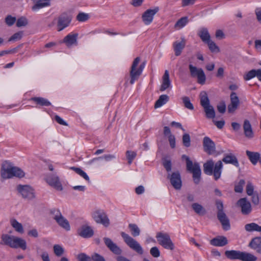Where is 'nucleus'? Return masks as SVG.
<instances>
[{
	"label": "nucleus",
	"instance_id": "obj_47",
	"mask_svg": "<svg viewBox=\"0 0 261 261\" xmlns=\"http://www.w3.org/2000/svg\"><path fill=\"white\" fill-rule=\"evenodd\" d=\"M188 22V17H183L180 18L175 23V27L182 28Z\"/></svg>",
	"mask_w": 261,
	"mask_h": 261
},
{
	"label": "nucleus",
	"instance_id": "obj_58",
	"mask_svg": "<svg viewBox=\"0 0 261 261\" xmlns=\"http://www.w3.org/2000/svg\"><path fill=\"white\" fill-rule=\"evenodd\" d=\"M16 21V18L9 15L5 18V22L9 26L12 25Z\"/></svg>",
	"mask_w": 261,
	"mask_h": 261
},
{
	"label": "nucleus",
	"instance_id": "obj_37",
	"mask_svg": "<svg viewBox=\"0 0 261 261\" xmlns=\"http://www.w3.org/2000/svg\"><path fill=\"white\" fill-rule=\"evenodd\" d=\"M169 100V97L168 95L163 94L161 95L158 100L154 104V108L155 109L162 107L163 105L165 104Z\"/></svg>",
	"mask_w": 261,
	"mask_h": 261
},
{
	"label": "nucleus",
	"instance_id": "obj_48",
	"mask_svg": "<svg viewBox=\"0 0 261 261\" xmlns=\"http://www.w3.org/2000/svg\"><path fill=\"white\" fill-rule=\"evenodd\" d=\"M206 43L208 46L210 50L212 52L217 53L220 51L219 47L216 44V43L214 41L210 40Z\"/></svg>",
	"mask_w": 261,
	"mask_h": 261
},
{
	"label": "nucleus",
	"instance_id": "obj_51",
	"mask_svg": "<svg viewBox=\"0 0 261 261\" xmlns=\"http://www.w3.org/2000/svg\"><path fill=\"white\" fill-rule=\"evenodd\" d=\"M182 143L183 145L187 147H188L191 145V139L190 136L188 134H184L182 136Z\"/></svg>",
	"mask_w": 261,
	"mask_h": 261
},
{
	"label": "nucleus",
	"instance_id": "obj_27",
	"mask_svg": "<svg viewBox=\"0 0 261 261\" xmlns=\"http://www.w3.org/2000/svg\"><path fill=\"white\" fill-rule=\"evenodd\" d=\"M228 244L227 238L224 236H219L211 240V244L215 246H224Z\"/></svg>",
	"mask_w": 261,
	"mask_h": 261
},
{
	"label": "nucleus",
	"instance_id": "obj_7",
	"mask_svg": "<svg viewBox=\"0 0 261 261\" xmlns=\"http://www.w3.org/2000/svg\"><path fill=\"white\" fill-rule=\"evenodd\" d=\"M156 238L158 243L165 249L171 250L174 249V245L168 233L158 232L156 234Z\"/></svg>",
	"mask_w": 261,
	"mask_h": 261
},
{
	"label": "nucleus",
	"instance_id": "obj_3",
	"mask_svg": "<svg viewBox=\"0 0 261 261\" xmlns=\"http://www.w3.org/2000/svg\"><path fill=\"white\" fill-rule=\"evenodd\" d=\"M182 159L186 161L187 170L192 173L194 182L198 184L201 179V169L199 164L197 162L193 163L192 161L186 155H182Z\"/></svg>",
	"mask_w": 261,
	"mask_h": 261
},
{
	"label": "nucleus",
	"instance_id": "obj_45",
	"mask_svg": "<svg viewBox=\"0 0 261 261\" xmlns=\"http://www.w3.org/2000/svg\"><path fill=\"white\" fill-rule=\"evenodd\" d=\"M70 169L75 171L77 174L83 177L87 181H89L90 179L87 174L81 168L75 167H71L70 168Z\"/></svg>",
	"mask_w": 261,
	"mask_h": 261
},
{
	"label": "nucleus",
	"instance_id": "obj_31",
	"mask_svg": "<svg viewBox=\"0 0 261 261\" xmlns=\"http://www.w3.org/2000/svg\"><path fill=\"white\" fill-rule=\"evenodd\" d=\"M249 247L257 252L261 251V238L256 237L253 238L249 244Z\"/></svg>",
	"mask_w": 261,
	"mask_h": 261
},
{
	"label": "nucleus",
	"instance_id": "obj_4",
	"mask_svg": "<svg viewBox=\"0 0 261 261\" xmlns=\"http://www.w3.org/2000/svg\"><path fill=\"white\" fill-rule=\"evenodd\" d=\"M226 257L231 260L240 259L243 261H255L256 257L253 255L245 252L238 250H226L225 252Z\"/></svg>",
	"mask_w": 261,
	"mask_h": 261
},
{
	"label": "nucleus",
	"instance_id": "obj_14",
	"mask_svg": "<svg viewBox=\"0 0 261 261\" xmlns=\"http://www.w3.org/2000/svg\"><path fill=\"white\" fill-rule=\"evenodd\" d=\"M46 181L49 185L55 188L58 191L63 190L62 184L60 181L59 177L56 174H49L46 178Z\"/></svg>",
	"mask_w": 261,
	"mask_h": 261
},
{
	"label": "nucleus",
	"instance_id": "obj_38",
	"mask_svg": "<svg viewBox=\"0 0 261 261\" xmlns=\"http://www.w3.org/2000/svg\"><path fill=\"white\" fill-rule=\"evenodd\" d=\"M199 36L201 40L207 43L210 41V35L208 33V30L205 28H202L199 33Z\"/></svg>",
	"mask_w": 261,
	"mask_h": 261
},
{
	"label": "nucleus",
	"instance_id": "obj_1",
	"mask_svg": "<svg viewBox=\"0 0 261 261\" xmlns=\"http://www.w3.org/2000/svg\"><path fill=\"white\" fill-rule=\"evenodd\" d=\"M1 176L5 179L10 178L13 176L22 177L24 176V173L20 168L13 166L8 162H5L1 168Z\"/></svg>",
	"mask_w": 261,
	"mask_h": 261
},
{
	"label": "nucleus",
	"instance_id": "obj_28",
	"mask_svg": "<svg viewBox=\"0 0 261 261\" xmlns=\"http://www.w3.org/2000/svg\"><path fill=\"white\" fill-rule=\"evenodd\" d=\"M171 85V82L169 79V73L168 70H165L162 77V84L160 87V91H164L169 88Z\"/></svg>",
	"mask_w": 261,
	"mask_h": 261
},
{
	"label": "nucleus",
	"instance_id": "obj_20",
	"mask_svg": "<svg viewBox=\"0 0 261 261\" xmlns=\"http://www.w3.org/2000/svg\"><path fill=\"white\" fill-rule=\"evenodd\" d=\"M77 234L79 236L84 238H89L94 234V231L92 228L88 225H82L77 229Z\"/></svg>",
	"mask_w": 261,
	"mask_h": 261
},
{
	"label": "nucleus",
	"instance_id": "obj_15",
	"mask_svg": "<svg viewBox=\"0 0 261 261\" xmlns=\"http://www.w3.org/2000/svg\"><path fill=\"white\" fill-rule=\"evenodd\" d=\"M54 219L60 226L65 229L66 231H69L70 229V226L68 221L62 216L59 210L55 211Z\"/></svg>",
	"mask_w": 261,
	"mask_h": 261
},
{
	"label": "nucleus",
	"instance_id": "obj_13",
	"mask_svg": "<svg viewBox=\"0 0 261 261\" xmlns=\"http://www.w3.org/2000/svg\"><path fill=\"white\" fill-rule=\"evenodd\" d=\"M17 190L24 198L32 199L35 197L34 190L30 186L19 185Z\"/></svg>",
	"mask_w": 261,
	"mask_h": 261
},
{
	"label": "nucleus",
	"instance_id": "obj_17",
	"mask_svg": "<svg viewBox=\"0 0 261 261\" xmlns=\"http://www.w3.org/2000/svg\"><path fill=\"white\" fill-rule=\"evenodd\" d=\"M203 146L204 151L208 154H212L215 152V144L214 142L208 137H205L203 140Z\"/></svg>",
	"mask_w": 261,
	"mask_h": 261
},
{
	"label": "nucleus",
	"instance_id": "obj_32",
	"mask_svg": "<svg viewBox=\"0 0 261 261\" xmlns=\"http://www.w3.org/2000/svg\"><path fill=\"white\" fill-rule=\"evenodd\" d=\"M243 129L245 135L247 138H252L253 136L251 125L248 120H245L244 122Z\"/></svg>",
	"mask_w": 261,
	"mask_h": 261
},
{
	"label": "nucleus",
	"instance_id": "obj_49",
	"mask_svg": "<svg viewBox=\"0 0 261 261\" xmlns=\"http://www.w3.org/2000/svg\"><path fill=\"white\" fill-rule=\"evenodd\" d=\"M182 102L184 104V106L191 110H193L194 109V106L193 104L191 102L190 98L187 96H185L182 98Z\"/></svg>",
	"mask_w": 261,
	"mask_h": 261
},
{
	"label": "nucleus",
	"instance_id": "obj_18",
	"mask_svg": "<svg viewBox=\"0 0 261 261\" xmlns=\"http://www.w3.org/2000/svg\"><path fill=\"white\" fill-rule=\"evenodd\" d=\"M103 240L106 246L114 254L119 255L122 253V251L120 248L114 243L111 239L105 237Z\"/></svg>",
	"mask_w": 261,
	"mask_h": 261
},
{
	"label": "nucleus",
	"instance_id": "obj_42",
	"mask_svg": "<svg viewBox=\"0 0 261 261\" xmlns=\"http://www.w3.org/2000/svg\"><path fill=\"white\" fill-rule=\"evenodd\" d=\"M206 117L208 118H214L215 117V112L214 108L211 106L204 107L203 108Z\"/></svg>",
	"mask_w": 261,
	"mask_h": 261
},
{
	"label": "nucleus",
	"instance_id": "obj_63",
	"mask_svg": "<svg viewBox=\"0 0 261 261\" xmlns=\"http://www.w3.org/2000/svg\"><path fill=\"white\" fill-rule=\"evenodd\" d=\"M168 140L172 148L175 147V138L173 135H170L168 136Z\"/></svg>",
	"mask_w": 261,
	"mask_h": 261
},
{
	"label": "nucleus",
	"instance_id": "obj_44",
	"mask_svg": "<svg viewBox=\"0 0 261 261\" xmlns=\"http://www.w3.org/2000/svg\"><path fill=\"white\" fill-rule=\"evenodd\" d=\"M128 228H129L133 236L136 237L140 235V230L136 224H129L128 225Z\"/></svg>",
	"mask_w": 261,
	"mask_h": 261
},
{
	"label": "nucleus",
	"instance_id": "obj_55",
	"mask_svg": "<svg viewBox=\"0 0 261 261\" xmlns=\"http://www.w3.org/2000/svg\"><path fill=\"white\" fill-rule=\"evenodd\" d=\"M28 24V20L26 18L24 17H21L18 19L16 22V26L17 27H24L27 25Z\"/></svg>",
	"mask_w": 261,
	"mask_h": 261
},
{
	"label": "nucleus",
	"instance_id": "obj_64",
	"mask_svg": "<svg viewBox=\"0 0 261 261\" xmlns=\"http://www.w3.org/2000/svg\"><path fill=\"white\" fill-rule=\"evenodd\" d=\"M217 109L220 113H224L226 111V106L224 102H222L218 105Z\"/></svg>",
	"mask_w": 261,
	"mask_h": 261
},
{
	"label": "nucleus",
	"instance_id": "obj_21",
	"mask_svg": "<svg viewBox=\"0 0 261 261\" xmlns=\"http://www.w3.org/2000/svg\"><path fill=\"white\" fill-rule=\"evenodd\" d=\"M186 41L184 38H181L180 41H176L173 43V47L175 55L179 56L181 55L182 50L185 47Z\"/></svg>",
	"mask_w": 261,
	"mask_h": 261
},
{
	"label": "nucleus",
	"instance_id": "obj_2",
	"mask_svg": "<svg viewBox=\"0 0 261 261\" xmlns=\"http://www.w3.org/2000/svg\"><path fill=\"white\" fill-rule=\"evenodd\" d=\"M223 167L221 161H218L215 164L213 160L206 161L203 164V171L205 174L211 175H214L215 180H218L221 176V170Z\"/></svg>",
	"mask_w": 261,
	"mask_h": 261
},
{
	"label": "nucleus",
	"instance_id": "obj_26",
	"mask_svg": "<svg viewBox=\"0 0 261 261\" xmlns=\"http://www.w3.org/2000/svg\"><path fill=\"white\" fill-rule=\"evenodd\" d=\"M78 34H69L65 36L63 42L66 44L67 46H70L73 44H77V38Z\"/></svg>",
	"mask_w": 261,
	"mask_h": 261
},
{
	"label": "nucleus",
	"instance_id": "obj_53",
	"mask_svg": "<svg viewBox=\"0 0 261 261\" xmlns=\"http://www.w3.org/2000/svg\"><path fill=\"white\" fill-rule=\"evenodd\" d=\"M163 165L164 167V168L166 169L168 173H170V172L171 171V166H172V164H171V161L169 160H167L166 159H163Z\"/></svg>",
	"mask_w": 261,
	"mask_h": 261
},
{
	"label": "nucleus",
	"instance_id": "obj_23",
	"mask_svg": "<svg viewBox=\"0 0 261 261\" xmlns=\"http://www.w3.org/2000/svg\"><path fill=\"white\" fill-rule=\"evenodd\" d=\"M217 218L220 222L224 230H228L230 229L229 220L224 212L217 213Z\"/></svg>",
	"mask_w": 261,
	"mask_h": 261
},
{
	"label": "nucleus",
	"instance_id": "obj_46",
	"mask_svg": "<svg viewBox=\"0 0 261 261\" xmlns=\"http://www.w3.org/2000/svg\"><path fill=\"white\" fill-rule=\"evenodd\" d=\"M90 18V15L88 13L80 12L76 16V19L79 22H85Z\"/></svg>",
	"mask_w": 261,
	"mask_h": 261
},
{
	"label": "nucleus",
	"instance_id": "obj_9",
	"mask_svg": "<svg viewBox=\"0 0 261 261\" xmlns=\"http://www.w3.org/2000/svg\"><path fill=\"white\" fill-rule=\"evenodd\" d=\"M72 18V16L66 12L61 13L57 19V31L60 32L68 27L71 22Z\"/></svg>",
	"mask_w": 261,
	"mask_h": 261
},
{
	"label": "nucleus",
	"instance_id": "obj_54",
	"mask_svg": "<svg viewBox=\"0 0 261 261\" xmlns=\"http://www.w3.org/2000/svg\"><path fill=\"white\" fill-rule=\"evenodd\" d=\"M245 182L244 179H241L238 184L235 186L234 191L236 192L242 193L243 189V186L245 185Z\"/></svg>",
	"mask_w": 261,
	"mask_h": 261
},
{
	"label": "nucleus",
	"instance_id": "obj_40",
	"mask_svg": "<svg viewBox=\"0 0 261 261\" xmlns=\"http://www.w3.org/2000/svg\"><path fill=\"white\" fill-rule=\"evenodd\" d=\"M10 223L16 231L21 233L23 232V228L22 224L19 223L16 219H11L10 220Z\"/></svg>",
	"mask_w": 261,
	"mask_h": 261
},
{
	"label": "nucleus",
	"instance_id": "obj_56",
	"mask_svg": "<svg viewBox=\"0 0 261 261\" xmlns=\"http://www.w3.org/2000/svg\"><path fill=\"white\" fill-rule=\"evenodd\" d=\"M150 254L154 257H158L160 256V251L157 247H153L150 250Z\"/></svg>",
	"mask_w": 261,
	"mask_h": 261
},
{
	"label": "nucleus",
	"instance_id": "obj_33",
	"mask_svg": "<svg viewBox=\"0 0 261 261\" xmlns=\"http://www.w3.org/2000/svg\"><path fill=\"white\" fill-rule=\"evenodd\" d=\"M14 237L15 236H10L7 234H3L1 237L2 242H0V244L7 245L11 247Z\"/></svg>",
	"mask_w": 261,
	"mask_h": 261
},
{
	"label": "nucleus",
	"instance_id": "obj_19",
	"mask_svg": "<svg viewBox=\"0 0 261 261\" xmlns=\"http://www.w3.org/2000/svg\"><path fill=\"white\" fill-rule=\"evenodd\" d=\"M230 103L228 106L227 110L229 113H233L240 105V100L236 93L232 92L230 95Z\"/></svg>",
	"mask_w": 261,
	"mask_h": 261
},
{
	"label": "nucleus",
	"instance_id": "obj_35",
	"mask_svg": "<svg viewBox=\"0 0 261 261\" xmlns=\"http://www.w3.org/2000/svg\"><path fill=\"white\" fill-rule=\"evenodd\" d=\"M200 105L203 108L210 106V100L205 91H202L200 93Z\"/></svg>",
	"mask_w": 261,
	"mask_h": 261
},
{
	"label": "nucleus",
	"instance_id": "obj_61",
	"mask_svg": "<svg viewBox=\"0 0 261 261\" xmlns=\"http://www.w3.org/2000/svg\"><path fill=\"white\" fill-rule=\"evenodd\" d=\"M22 33L17 32L13 34L9 39V41L19 40L22 38Z\"/></svg>",
	"mask_w": 261,
	"mask_h": 261
},
{
	"label": "nucleus",
	"instance_id": "obj_16",
	"mask_svg": "<svg viewBox=\"0 0 261 261\" xmlns=\"http://www.w3.org/2000/svg\"><path fill=\"white\" fill-rule=\"evenodd\" d=\"M158 7H155L153 9H148L145 11L142 15V18L144 23L148 25L152 21L154 15L159 11Z\"/></svg>",
	"mask_w": 261,
	"mask_h": 261
},
{
	"label": "nucleus",
	"instance_id": "obj_12",
	"mask_svg": "<svg viewBox=\"0 0 261 261\" xmlns=\"http://www.w3.org/2000/svg\"><path fill=\"white\" fill-rule=\"evenodd\" d=\"M167 178L173 188L176 190H180L182 186L181 176L179 171H177L172 173H168Z\"/></svg>",
	"mask_w": 261,
	"mask_h": 261
},
{
	"label": "nucleus",
	"instance_id": "obj_6",
	"mask_svg": "<svg viewBox=\"0 0 261 261\" xmlns=\"http://www.w3.org/2000/svg\"><path fill=\"white\" fill-rule=\"evenodd\" d=\"M140 61V58L137 57L135 59L132 65L130 71V83L132 85L136 81L138 80L145 67V63L143 62L140 65L138 69L136 68Z\"/></svg>",
	"mask_w": 261,
	"mask_h": 261
},
{
	"label": "nucleus",
	"instance_id": "obj_60",
	"mask_svg": "<svg viewBox=\"0 0 261 261\" xmlns=\"http://www.w3.org/2000/svg\"><path fill=\"white\" fill-rule=\"evenodd\" d=\"M216 205L218 210L217 213H223V204L222 201L218 200L216 201Z\"/></svg>",
	"mask_w": 261,
	"mask_h": 261
},
{
	"label": "nucleus",
	"instance_id": "obj_34",
	"mask_svg": "<svg viewBox=\"0 0 261 261\" xmlns=\"http://www.w3.org/2000/svg\"><path fill=\"white\" fill-rule=\"evenodd\" d=\"M191 207L195 213L199 215L203 216L206 214L205 209L198 203H193Z\"/></svg>",
	"mask_w": 261,
	"mask_h": 261
},
{
	"label": "nucleus",
	"instance_id": "obj_52",
	"mask_svg": "<svg viewBox=\"0 0 261 261\" xmlns=\"http://www.w3.org/2000/svg\"><path fill=\"white\" fill-rule=\"evenodd\" d=\"M54 251L57 256H60L64 253V249L59 245H55L54 246Z\"/></svg>",
	"mask_w": 261,
	"mask_h": 261
},
{
	"label": "nucleus",
	"instance_id": "obj_59",
	"mask_svg": "<svg viewBox=\"0 0 261 261\" xmlns=\"http://www.w3.org/2000/svg\"><path fill=\"white\" fill-rule=\"evenodd\" d=\"M246 193L247 194L250 196L253 195L254 193V188L252 184L250 182L247 183L246 186Z\"/></svg>",
	"mask_w": 261,
	"mask_h": 261
},
{
	"label": "nucleus",
	"instance_id": "obj_30",
	"mask_svg": "<svg viewBox=\"0 0 261 261\" xmlns=\"http://www.w3.org/2000/svg\"><path fill=\"white\" fill-rule=\"evenodd\" d=\"M222 161L226 164H231L236 167H238L239 165L237 158L232 153L225 154Z\"/></svg>",
	"mask_w": 261,
	"mask_h": 261
},
{
	"label": "nucleus",
	"instance_id": "obj_36",
	"mask_svg": "<svg viewBox=\"0 0 261 261\" xmlns=\"http://www.w3.org/2000/svg\"><path fill=\"white\" fill-rule=\"evenodd\" d=\"M246 154L251 162L253 165H255L260 158V154L258 152H251L247 150L246 151Z\"/></svg>",
	"mask_w": 261,
	"mask_h": 261
},
{
	"label": "nucleus",
	"instance_id": "obj_41",
	"mask_svg": "<svg viewBox=\"0 0 261 261\" xmlns=\"http://www.w3.org/2000/svg\"><path fill=\"white\" fill-rule=\"evenodd\" d=\"M31 100L35 101L37 104L42 106H48L51 105L49 101L43 97H32Z\"/></svg>",
	"mask_w": 261,
	"mask_h": 261
},
{
	"label": "nucleus",
	"instance_id": "obj_62",
	"mask_svg": "<svg viewBox=\"0 0 261 261\" xmlns=\"http://www.w3.org/2000/svg\"><path fill=\"white\" fill-rule=\"evenodd\" d=\"M93 261H106L104 257L98 253H94L91 256V260Z\"/></svg>",
	"mask_w": 261,
	"mask_h": 261
},
{
	"label": "nucleus",
	"instance_id": "obj_8",
	"mask_svg": "<svg viewBox=\"0 0 261 261\" xmlns=\"http://www.w3.org/2000/svg\"><path fill=\"white\" fill-rule=\"evenodd\" d=\"M121 236L123 239L124 242L129 248L139 254L141 255L143 253L142 247L136 240L124 232H121Z\"/></svg>",
	"mask_w": 261,
	"mask_h": 261
},
{
	"label": "nucleus",
	"instance_id": "obj_39",
	"mask_svg": "<svg viewBox=\"0 0 261 261\" xmlns=\"http://www.w3.org/2000/svg\"><path fill=\"white\" fill-rule=\"evenodd\" d=\"M245 229L247 231L251 232L256 231L258 232L261 231V226H259L255 223H251L247 224L245 226Z\"/></svg>",
	"mask_w": 261,
	"mask_h": 261
},
{
	"label": "nucleus",
	"instance_id": "obj_22",
	"mask_svg": "<svg viewBox=\"0 0 261 261\" xmlns=\"http://www.w3.org/2000/svg\"><path fill=\"white\" fill-rule=\"evenodd\" d=\"M51 0H32L34 5L32 7L33 11H37L51 5Z\"/></svg>",
	"mask_w": 261,
	"mask_h": 261
},
{
	"label": "nucleus",
	"instance_id": "obj_50",
	"mask_svg": "<svg viewBox=\"0 0 261 261\" xmlns=\"http://www.w3.org/2000/svg\"><path fill=\"white\" fill-rule=\"evenodd\" d=\"M126 155L129 165L131 164L134 159L136 158L137 153L135 151L127 150L126 152Z\"/></svg>",
	"mask_w": 261,
	"mask_h": 261
},
{
	"label": "nucleus",
	"instance_id": "obj_24",
	"mask_svg": "<svg viewBox=\"0 0 261 261\" xmlns=\"http://www.w3.org/2000/svg\"><path fill=\"white\" fill-rule=\"evenodd\" d=\"M237 204L241 207V211L243 214L247 215L251 212V204L247 201L246 198H241Z\"/></svg>",
	"mask_w": 261,
	"mask_h": 261
},
{
	"label": "nucleus",
	"instance_id": "obj_25",
	"mask_svg": "<svg viewBox=\"0 0 261 261\" xmlns=\"http://www.w3.org/2000/svg\"><path fill=\"white\" fill-rule=\"evenodd\" d=\"M11 248H20L22 250H24L27 249L26 241L22 238L15 236Z\"/></svg>",
	"mask_w": 261,
	"mask_h": 261
},
{
	"label": "nucleus",
	"instance_id": "obj_10",
	"mask_svg": "<svg viewBox=\"0 0 261 261\" xmlns=\"http://www.w3.org/2000/svg\"><path fill=\"white\" fill-rule=\"evenodd\" d=\"M189 68L191 76L193 77L197 78V82L203 85L205 84L206 80V76L203 69L201 68H197L193 66L192 64L189 65Z\"/></svg>",
	"mask_w": 261,
	"mask_h": 261
},
{
	"label": "nucleus",
	"instance_id": "obj_43",
	"mask_svg": "<svg viewBox=\"0 0 261 261\" xmlns=\"http://www.w3.org/2000/svg\"><path fill=\"white\" fill-rule=\"evenodd\" d=\"M115 158V156L113 154H106L102 156H99V157L94 158L92 160H91V161H90L88 162V163L89 164H91L94 162L98 161V160H101V159H104L106 161H110L112 159H114Z\"/></svg>",
	"mask_w": 261,
	"mask_h": 261
},
{
	"label": "nucleus",
	"instance_id": "obj_11",
	"mask_svg": "<svg viewBox=\"0 0 261 261\" xmlns=\"http://www.w3.org/2000/svg\"><path fill=\"white\" fill-rule=\"evenodd\" d=\"M92 217L97 223L102 224L106 227L110 225V220L106 213L101 210L93 212Z\"/></svg>",
	"mask_w": 261,
	"mask_h": 261
},
{
	"label": "nucleus",
	"instance_id": "obj_29",
	"mask_svg": "<svg viewBox=\"0 0 261 261\" xmlns=\"http://www.w3.org/2000/svg\"><path fill=\"white\" fill-rule=\"evenodd\" d=\"M254 77H256L259 81H261V69H252L249 71L244 76V79L246 81H248Z\"/></svg>",
	"mask_w": 261,
	"mask_h": 261
},
{
	"label": "nucleus",
	"instance_id": "obj_5",
	"mask_svg": "<svg viewBox=\"0 0 261 261\" xmlns=\"http://www.w3.org/2000/svg\"><path fill=\"white\" fill-rule=\"evenodd\" d=\"M140 61V58L137 57L135 59L132 65L130 71V83L132 85L136 81L138 80L145 67V63L143 62L140 65L138 69L136 68Z\"/></svg>",
	"mask_w": 261,
	"mask_h": 261
},
{
	"label": "nucleus",
	"instance_id": "obj_57",
	"mask_svg": "<svg viewBox=\"0 0 261 261\" xmlns=\"http://www.w3.org/2000/svg\"><path fill=\"white\" fill-rule=\"evenodd\" d=\"M77 259L79 261H92L91 257L85 253L79 254L77 256Z\"/></svg>",
	"mask_w": 261,
	"mask_h": 261
}]
</instances>
